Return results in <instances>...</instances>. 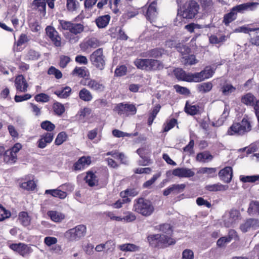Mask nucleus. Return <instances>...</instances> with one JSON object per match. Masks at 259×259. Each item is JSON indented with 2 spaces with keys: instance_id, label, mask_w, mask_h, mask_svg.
<instances>
[{
  "instance_id": "obj_1",
  "label": "nucleus",
  "mask_w": 259,
  "mask_h": 259,
  "mask_svg": "<svg viewBox=\"0 0 259 259\" xmlns=\"http://www.w3.org/2000/svg\"><path fill=\"white\" fill-rule=\"evenodd\" d=\"M109 178V174L107 170L102 169L99 171L90 170L85 172V176L83 181L90 187L98 186L99 182L107 183Z\"/></svg>"
},
{
  "instance_id": "obj_2",
  "label": "nucleus",
  "mask_w": 259,
  "mask_h": 259,
  "mask_svg": "<svg viewBox=\"0 0 259 259\" xmlns=\"http://www.w3.org/2000/svg\"><path fill=\"white\" fill-rule=\"evenodd\" d=\"M251 130L250 121L246 118H243L241 122L234 123L228 129L227 134L229 135L242 136Z\"/></svg>"
},
{
  "instance_id": "obj_3",
  "label": "nucleus",
  "mask_w": 259,
  "mask_h": 259,
  "mask_svg": "<svg viewBox=\"0 0 259 259\" xmlns=\"http://www.w3.org/2000/svg\"><path fill=\"white\" fill-rule=\"evenodd\" d=\"M149 244L153 247H164L174 244L176 241L174 239L164 234H156L148 236Z\"/></svg>"
},
{
  "instance_id": "obj_4",
  "label": "nucleus",
  "mask_w": 259,
  "mask_h": 259,
  "mask_svg": "<svg viewBox=\"0 0 259 259\" xmlns=\"http://www.w3.org/2000/svg\"><path fill=\"white\" fill-rule=\"evenodd\" d=\"M92 64L97 69L102 70L106 64V56L103 53V48H99L94 51L90 56Z\"/></svg>"
},
{
  "instance_id": "obj_5",
  "label": "nucleus",
  "mask_w": 259,
  "mask_h": 259,
  "mask_svg": "<svg viewBox=\"0 0 259 259\" xmlns=\"http://www.w3.org/2000/svg\"><path fill=\"white\" fill-rule=\"evenodd\" d=\"M86 232V226L84 225H79L67 231L65 236L70 241H77L83 237Z\"/></svg>"
},
{
  "instance_id": "obj_6",
  "label": "nucleus",
  "mask_w": 259,
  "mask_h": 259,
  "mask_svg": "<svg viewBox=\"0 0 259 259\" xmlns=\"http://www.w3.org/2000/svg\"><path fill=\"white\" fill-rule=\"evenodd\" d=\"M22 148V145L17 143L10 149L5 151L3 153L4 161L8 164H14L17 160V153Z\"/></svg>"
},
{
  "instance_id": "obj_7",
  "label": "nucleus",
  "mask_w": 259,
  "mask_h": 259,
  "mask_svg": "<svg viewBox=\"0 0 259 259\" xmlns=\"http://www.w3.org/2000/svg\"><path fill=\"white\" fill-rule=\"evenodd\" d=\"M10 249L23 257L28 256L33 251L29 245L24 243H13L8 244Z\"/></svg>"
},
{
  "instance_id": "obj_8",
  "label": "nucleus",
  "mask_w": 259,
  "mask_h": 259,
  "mask_svg": "<svg viewBox=\"0 0 259 259\" xmlns=\"http://www.w3.org/2000/svg\"><path fill=\"white\" fill-rule=\"evenodd\" d=\"M241 219L240 212L236 209H232L223 217L224 225L227 228L233 227Z\"/></svg>"
},
{
  "instance_id": "obj_9",
  "label": "nucleus",
  "mask_w": 259,
  "mask_h": 259,
  "mask_svg": "<svg viewBox=\"0 0 259 259\" xmlns=\"http://www.w3.org/2000/svg\"><path fill=\"white\" fill-rule=\"evenodd\" d=\"M259 5L258 3L256 2H248L237 5L234 7L231 12L224 15V16H233L236 15L237 13H243L245 12L254 10L256 7Z\"/></svg>"
},
{
  "instance_id": "obj_10",
  "label": "nucleus",
  "mask_w": 259,
  "mask_h": 259,
  "mask_svg": "<svg viewBox=\"0 0 259 259\" xmlns=\"http://www.w3.org/2000/svg\"><path fill=\"white\" fill-rule=\"evenodd\" d=\"M114 110L117 112L118 115H123L126 116L135 115L137 111V109L135 105L123 104L122 103L118 104L115 107Z\"/></svg>"
},
{
  "instance_id": "obj_11",
  "label": "nucleus",
  "mask_w": 259,
  "mask_h": 259,
  "mask_svg": "<svg viewBox=\"0 0 259 259\" xmlns=\"http://www.w3.org/2000/svg\"><path fill=\"white\" fill-rule=\"evenodd\" d=\"M215 69L211 66H206L200 72L194 73V82H198L212 76Z\"/></svg>"
},
{
  "instance_id": "obj_12",
  "label": "nucleus",
  "mask_w": 259,
  "mask_h": 259,
  "mask_svg": "<svg viewBox=\"0 0 259 259\" xmlns=\"http://www.w3.org/2000/svg\"><path fill=\"white\" fill-rule=\"evenodd\" d=\"M46 33L53 45L56 47L61 46V38L58 32L55 29L50 26H47L46 28Z\"/></svg>"
},
{
  "instance_id": "obj_13",
  "label": "nucleus",
  "mask_w": 259,
  "mask_h": 259,
  "mask_svg": "<svg viewBox=\"0 0 259 259\" xmlns=\"http://www.w3.org/2000/svg\"><path fill=\"white\" fill-rule=\"evenodd\" d=\"M100 45L101 42L97 38L92 37L83 40L79 46L82 51H87L90 49H95Z\"/></svg>"
},
{
  "instance_id": "obj_14",
  "label": "nucleus",
  "mask_w": 259,
  "mask_h": 259,
  "mask_svg": "<svg viewBox=\"0 0 259 259\" xmlns=\"http://www.w3.org/2000/svg\"><path fill=\"white\" fill-rule=\"evenodd\" d=\"M91 162L92 161L90 156H83L80 157L78 160L74 163L72 169L74 171L82 170L85 167L90 165Z\"/></svg>"
},
{
  "instance_id": "obj_15",
  "label": "nucleus",
  "mask_w": 259,
  "mask_h": 259,
  "mask_svg": "<svg viewBox=\"0 0 259 259\" xmlns=\"http://www.w3.org/2000/svg\"><path fill=\"white\" fill-rule=\"evenodd\" d=\"M259 228V220L249 219L242 224L240 228L242 232L245 233L251 229L255 230Z\"/></svg>"
},
{
  "instance_id": "obj_16",
  "label": "nucleus",
  "mask_w": 259,
  "mask_h": 259,
  "mask_svg": "<svg viewBox=\"0 0 259 259\" xmlns=\"http://www.w3.org/2000/svg\"><path fill=\"white\" fill-rule=\"evenodd\" d=\"M172 175L180 178H190L194 176L195 172L191 169L186 167H178L173 169Z\"/></svg>"
},
{
  "instance_id": "obj_17",
  "label": "nucleus",
  "mask_w": 259,
  "mask_h": 259,
  "mask_svg": "<svg viewBox=\"0 0 259 259\" xmlns=\"http://www.w3.org/2000/svg\"><path fill=\"white\" fill-rule=\"evenodd\" d=\"M15 86L19 92H26L27 91L28 84L23 75H18L15 79Z\"/></svg>"
},
{
  "instance_id": "obj_18",
  "label": "nucleus",
  "mask_w": 259,
  "mask_h": 259,
  "mask_svg": "<svg viewBox=\"0 0 259 259\" xmlns=\"http://www.w3.org/2000/svg\"><path fill=\"white\" fill-rule=\"evenodd\" d=\"M54 137V134L53 133L47 132L40 136V138L38 140L37 144L39 148H45L48 144H50Z\"/></svg>"
},
{
  "instance_id": "obj_19",
  "label": "nucleus",
  "mask_w": 259,
  "mask_h": 259,
  "mask_svg": "<svg viewBox=\"0 0 259 259\" xmlns=\"http://www.w3.org/2000/svg\"><path fill=\"white\" fill-rule=\"evenodd\" d=\"M174 72L178 79L188 82H194V73H187L181 68H176Z\"/></svg>"
},
{
  "instance_id": "obj_20",
  "label": "nucleus",
  "mask_w": 259,
  "mask_h": 259,
  "mask_svg": "<svg viewBox=\"0 0 259 259\" xmlns=\"http://www.w3.org/2000/svg\"><path fill=\"white\" fill-rule=\"evenodd\" d=\"M200 9L199 5L194 1L189 2L187 8L183 10L186 16H195Z\"/></svg>"
},
{
  "instance_id": "obj_21",
  "label": "nucleus",
  "mask_w": 259,
  "mask_h": 259,
  "mask_svg": "<svg viewBox=\"0 0 259 259\" xmlns=\"http://www.w3.org/2000/svg\"><path fill=\"white\" fill-rule=\"evenodd\" d=\"M232 176L233 170L230 166L225 167L219 172V177L220 180L225 183H230L232 179Z\"/></svg>"
},
{
  "instance_id": "obj_22",
  "label": "nucleus",
  "mask_w": 259,
  "mask_h": 259,
  "mask_svg": "<svg viewBox=\"0 0 259 259\" xmlns=\"http://www.w3.org/2000/svg\"><path fill=\"white\" fill-rule=\"evenodd\" d=\"M134 209L136 212L145 216L146 200L143 197L136 199L134 205Z\"/></svg>"
},
{
  "instance_id": "obj_23",
  "label": "nucleus",
  "mask_w": 259,
  "mask_h": 259,
  "mask_svg": "<svg viewBox=\"0 0 259 259\" xmlns=\"http://www.w3.org/2000/svg\"><path fill=\"white\" fill-rule=\"evenodd\" d=\"M89 88L95 92L101 93L104 91L105 86L102 81L91 78Z\"/></svg>"
},
{
  "instance_id": "obj_24",
  "label": "nucleus",
  "mask_w": 259,
  "mask_h": 259,
  "mask_svg": "<svg viewBox=\"0 0 259 259\" xmlns=\"http://www.w3.org/2000/svg\"><path fill=\"white\" fill-rule=\"evenodd\" d=\"M71 92V88L69 86H66L56 90L54 93L60 99H67L70 96Z\"/></svg>"
},
{
  "instance_id": "obj_25",
  "label": "nucleus",
  "mask_w": 259,
  "mask_h": 259,
  "mask_svg": "<svg viewBox=\"0 0 259 259\" xmlns=\"http://www.w3.org/2000/svg\"><path fill=\"white\" fill-rule=\"evenodd\" d=\"M18 220L24 227H27L31 224V219L26 211H21L18 214Z\"/></svg>"
},
{
  "instance_id": "obj_26",
  "label": "nucleus",
  "mask_w": 259,
  "mask_h": 259,
  "mask_svg": "<svg viewBox=\"0 0 259 259\" xmlns=\"http://www.w3.org/2000/svg\"><path fill=\"white\" fill-rule=\"evenodd\" d=\"M78 97L81 100L84 102H90L93 99L92 93L85 88L81 89L79 91Z\"/></svg>"
},
{
  "instance_id": "obj_27",
  "label": "nucleus",
  "mask_w": 259,
  "mask_h": 259,
  "mask_svg": "<svg viewBox=\"0 0 259 259\" xmlns=\"http://www.w3.org/2000/svg\"><path fill=\"white\" fill-rule=\"evenodd\" d=\"M228 185H223L221 183H217L214 184L208 185L205 186V189L211 192L216 191H225L228 189Z\"/></svg>"
},
{
  "instance_id": "obj_28",
  "label": "nucleus",
  "mask_w": 259,
  "mask_h": 259,
  "mask_svg": "<svg viewBox=\"0 0 259 259\" xmlns=\"http://www.w3.org/2000/svg\"><path fill=\"white\" fill-rule=\"evenodd\" d=\"M72 75H77L78 77L84 78L90 77V74L88 69L85 67H75L71 72Z\"/></svg>"
},
{
  "instance_id": "obj_29",
  "label": "nucleus",
  "mask_w": 259,
  "mask_h": 259,
  "mask_svg": "<svg viewBox=\"0 0 259 259\" xmlns=\"http://www.w3.org/2000/svg\"><path fill=\"white\" fill-rule=\"evenodd\" d=\"M45 194H50L52 196L63 199L66 197L67 194L65 191L59 189H49L45 191Z\"/></svg>"
},
{
  "instance_id": "obj_30",
  "label": "nucleus",
  "mask_w": 259,
  "mask_h": 259,
  "mask_svg": "<svg viewBox=\"0 0 259 259\" xmlns=\"http://www.w3.org/2000/svg\"><path fill=\"white\" fill-rule=\"evenodd\" d=\"M256 98L251 93H247L241 98V102L247 106H254Z\"/></svg>"
},
{
  "instance_id": "obj_31",
  "label": "nucleus",
  "mask_w": 259,
  "mask_h": 259,
  "mask_svg": "<svg viewBox=\"0 0 259 259\" xmlns=\"http://www.w3.org/2000/svg\"><path fill=\"white\" fill-rule=\"evenodd\" d=\"M52 108L54 114L58 116H62L65 111L64 105L58 102L53 103Z\"/></svg>"
},
{
  "instance_id": "obj_32",
  "label": "nucleus",
  "mask_w": 259,
  "mask_h": 259,
  "mask_svg": "<svg viewBox=\"0 0 259 259\" xmlns=\"http://www.w3.org/2000/svg\"><path fill=\"white\" fill-rule=\"evenodd\" d=\"M162 64L156 60L147 59V68L150 70H159L163 68Z\"/></svg>"
},
{
  "instance_id": "obj_33",
  "label": "nucleus",
  "mask_w": 259,
  "mask_h": 259,
  "mask_svg": "<svg viewBox=\"0 0 259 259\" xmlns=\"http://www.w3.org/2000/svg\"><path fill=\"white\" fill-rule=\"evenodd\" d=\"M32 6L34 8L38 9L41 15H45L46 3L45 0H34Z\"/></svg>"
},
{
  "instance_id": "obj_34",
  "label": "nucleus",
  "mask_w": 259,
  "mask_h": 259,
  "mask_svg": "<svg viewBox=\"0 0 259 259\" xmlns=\"http://www.w3.org/2000/svg\"><path fill=\"white\" fill-rule=\"evenodd\" d=\"M250 36V42L254 46H259V27L253 28L251 33L249 34Z\"/></svg>"
},
{
  "instance_id": "obj_35",
  "label": "nucleus",
  "mask_w": 259,
  "mask_h": 259,
  "mask_svg": "<svg viewBox=\"0 0 259 259\" xmlns=\"http://www.w3.org/2000/svg\"><path fill=\"white\" fill-rule=\"evenodd\" d=\"M48 215L55 222H60L65 218V215L57 211L51 210L48 212Z\"/></svg>"
},
{
  "instance_id": "obj_36",
  "label": "nucleus",
  "mask_w": 259,
  "mask_h": 259,
  "mask_svg": "<svg viewBox=\"0 0 259 259\" xmlns=\"http://www.w3.org/2000/svg\"><path fill=\"white\" fill-rule=\"evenodd\" d=\"M212 156L208 152L205 151L197 154L196 160L201 162H205L212 160Z\"/></svg>"
},
{
  "instance_id": "obj_37",
  "label": "nucleus",
  "mask_w": 259,
  "mask_h": 259,
  "mask_svg": "<svg viewBox=\"0 0 259 259\" xmlns=\"http://www.w3.org/2000/svg\"><path fill=\"white\" fill-rule=\"evenodd\" d=\"M185 112L188 114L194 115L198 113L199 111V107L197 105H193L186 103L185 107Z\"/></svg>"
},
{
  "instance_id": "obj_38",
  "label": "nucleus",
  "mask_w": 259,
  "mask_h": 259,
  "mask_svg": "<svg viewBox=\"0 0 259 259\" xmlns=\"http://www.w3.org/2000/svg\"><path fill=\"white\" fill-rule=\"evenodd\" d=\"M212 84L210 82H203L197 85L198 91L202 93H205L211 91Z\"/></svg>"
},
{
  "instance_id": "obj_39",
  "label": "nucleus",
  "mask_w": 259,
  "mask_h": 259,
  "mask_svg": "<svg viewBox=\"0 0 259 259\" xmlns=\"http://www.w3.org/2000/svg\"><path fill=\"white\" fill-rule=\"evenodd\" d=\"M11 217V211L0 204V222L5 221Z\"/></svg>"
},
{
  "instance_id": "obj_40",
  "label": "nucleus",
  "mask_w": 259,
  "mask_h": 259,
  "mask_svg": "<svg viewBox=\"0 0 259 259\" xmlns=\"http://www.w3.org/2000/svg\"><path fill=\"white\" fill-rule=\"evenodd\" d=\"M40 127L42 130L47 131V132L51 133L55 130L56 126L50 121L45 120L41 122Z\"/></svg>"
},
{
  "instance_id": "obj_41",
  "label": "nucleus",
  "mask_w": 259,
  "mask_h": 259,
  "mask_svg": "<svg viewBox=\"0 0 259 259\" xmlns=\"http://www.w3.org/2000/svg\"><path fill=\"white\" fill-rule=\"evenodd\" d=\"M222 93L225 96H228L234 92L236 88L231 84L226 83L221 88Z\"/></svg>"
},
{
  "instance_id": "obj_42",
  "label": "nucleus",
  "mask_w": 259,
  "mask_h": 259,
  "mask_svg": "<svg viewBox=\"0 0 259 259\" xmlns=\"http://www.w3.org/2000/svg\"><path fill=\"white\" fill-rule=\"evenodd\" d=\"M40 57V54L38 52L34 50L30 49L28 51L25 55V59L27 61L36 60Z\"/></svg>"
},
{
  "instance_id": "obj_43",
  "label": "nucleus",
  "mask_w": 259,
  "mask_h": 259,
  "mask_svg": "<svg viewBox=\"0 0 259 259\" xmlns=\"http://www.w3.org/2000/svg\"><path fill=\"white\" fill-rule=\"evenodd\" d=\"M217 171L215 168L201 167L198 169L197 173L200 174H206L209 177H213Z\"/></svg>"
},
{
  "instance_id": "obj_44",
  "label": "nucleus",
  "mask_w": 259,
  "mask_h": 259,
  "mask_svg": "<svg viewBox=\"0 0 259 259\" xmlns=\"http://www.w3.org/2000/svg\"><path fill=\"white\" fill-rule=\"evenodd\" d=\"M20 187L27 191H33L36 187L35 182L32 180H29L21 184Z\"/></svg>"
},
{
  "instance_id": "obj_45",
  "label": "nucleus",
  "mask_w": 259,
  "mask_h": 259,
  "mask_svg": "<svg viewBox=\"0 0 259 259\" xmlns=\"http://www.w3.org/2000/svg\"><path fill=\"white\" fill-rule=\"evenodd\" d=\"M68 136L66 132H60L57 136V137L55 140V144L57 146H59L63 144L65 141L67 140Z\"/></svg>"
},
{
  "instance_id": "obj_46",
  "label": "nucleus",
  "mask_w": 259,
  "mask_h": 259,
  "mask_svg": "<svg viewBox=\"0 0 259 259\" xmlns=\"http://www.w3.org/2000/svg\"><path fill=\"white\" fill-rule=\"evenodd\" d=\"M119 249L123 251H136L139 247L134 244H123L119 246Z\"/></svg>"
},
{
  "instance_id": "obj_47",
  "label": "nucleus",
  "mask_w": 259,
  "mask_h": 259,
  "mask_svg": "<svg viewBox=\"0 0 259 259\" xmlns=\"http://www.w3.org/2000/svg\"><path fill=\"white\" fill-rule=\"evenodd\" d=\"M110 17H98L96 23L100 28L105 27L109 23Z\"/></svg>"
},
{
  "instance_id": "obj_48",
  "label": "nucleus",
  "mask_w": 259,
  "mask_h": 259,
  "mask_svg": "<svg viewBox=\"0 0 259 259\" xmlns=\"http://www.w3.org/2000/svg\"><path fill=\"white\" fill-rule=\"evenodd\" d=\"M160 109V106L159 105H157L153 108L148 118V123L149 125H151L153 123V121L156 117L157 113L159 112Z\"/></svg>"
},
{
  "instance_id": "obj_49",
  "label": "nucleus",
  "mask_w": 259,
  "mask_h": 259,
  "mask_svg": "<svg viewBox=\"0 0 259 259\" xmlns=\"http://www.w3.org/2000/svg\"><path fill=\"white\" fill-rule=\"evenodd\" d=\"M259 209V203L256 201H251L249 204L248 209V212L249 214H254L258 213Z\"/></svg>"
},
{
  "instance_id": "obj_50",
  "label": "nucleus",
  "mask_w": 259,
  "mask_h": 259,
  "mask_svg": "<svg viewBox=\"0 0 259 259\" xmlns=\"http://www.w3.org/2000/svg\"><path fill=\"white\" fill-rule=\"evenodd\" d=\"M240 180L244 183H253L256 181H259V175L254 176H241L240 177Z\"/></svg>"
},
{
  "instance_id": "obj_51",
  "label": "nucleus",
  "mask_w": 259,
  "mask_h": 259,
  "mask_svg": "<svg viewBox=\"0 0 259 259\" xmlns=\"http://www.w3.org/2000/svg\"><path fill=\"white\" fill-rule=\"evenodd\" d=\"M70 57L65 55H61L59 57V65L61 68H65L70 62Z\"/></svg>"
},
{
  "instance_id": "obj_52",
  "label": "nucleus",
  "mask_w": 259,
  "mask_h": 259,
  "mask_svg": "<svg viewBox=\"0 0 259 259\" xmlns=\"http://www.w3.org/2000/svg\"><path fill=\"white\" fill-rule=\"evenodd\" d=\"M210 43L212 44H218L223 42L226 40V36L225 35H222L220 37L217 36L212 35L209 38Z\"/></svg>"
},
{
  "instance_id": "obj_53",
  "label": "nucleus",
  "mask_w": 259,
  "mask_h": 259,
  "mask_svg": "<svg viewBox=\"0 0 259 259\" xmlns=\"http://www.w3.org/2000/svg\"><path fill=\"white\" fill-rule=\"evenodd\" d=\"M48 74L49 75H54L57 79H60L62 77V72L54 66H51L49 68Z\"/></svg>"
},
{
  "instance_id": "obj_54",
  "label": "nucleus",
  "mask_w": 259,
  "mask_h": 259,
  "mask_svg": "<svg viewBox=\"0 0 259 259\" xmlns=\"http://www.w3.org/2000/svg\"><path fill=\"white\" fill-rule=\"evenodd\" d=\"M229 115V111L228 109L225 107L224 109V112L222 114L221 117L217 120L215 123H213V125H215L217 126H220L222 125L227 118V116Z\"/></svg>"
},
{
  "instance_id": "obj_55",
  "label": "nucleus",
  "mask_w": 259,
  "mask_h": 259,
  "mask_svg": "<svg viewBox=\"0 0 259 259\" xmlns=\"http://www.w3.org/2000/svg\"><path fill=\"white\" fill-rule=\"evenodd\" d=\"M185 64H189L190 65L195 64L197 63L195 56L193 55H186L183 57Z\"/></svg>"
},
{
  "instance_id": "obj_56",
  "label": "nucleus",
  "mask_w": 259,
  "mask_h": 259,
  "mask_svg": "<svg viewBox=\"0 0 259 259\" xmlns=\"http://www.w3.org/2000/svg\"><path fill=\"white\" fill-rule=\"evenodd\" d=\"M137 153L142 158L141 160H139V164L146 165V149L144 148H139L137 150Z\"/></svg>"
},
{
  "instance_id": "obj_57",
  "label": "nucleus",
  "mask_w": 259,
  "mask_h": 259,
  "mask_svg": "<svg viewBox=\"0 0 259 259\" xmlns=\"http://www.w3.org/2000/svg\"><path fill=\"white\" fill-rule=\"evenodd\" d=\"M84 27L81 24H73L70 32L75 34L81 33L83 31Z\"/></svg>"
},
{
  "instance_id": "obj_58",
  "label": "nucleus",
  "mask_w": 259,
  "mask_h": 259,
  "mask_svg": "<svg viewBox=\"0 0 259 259\" xmlns=\"http://www.w3.org/2000/svg\"><path fill=\"white\" fill-rule=\"evenodd\" d=\"M126 72L127 67L125 65H122L115 69L114 74L115 76L120 77L125 75Z\"/></svg>"
},
{
  "instance_id": "obj_59",
  "label": "nucleus",
  "mask_w": 259,
  "mask_h": 259,
  "mask_svg": "<svg viewBox=\"0 0 259 259\" xmlns=\"http://www.w3.org/2000/svg\"><path fill=\"white\" fill-rule=\"evenodd\" d=\"M34 99L36 102L45 103L49 101L50 97L45 93H40L35 96Z\"/></svg>"
},
{
  "instance_id": "obj_60",
  "label": "nucleus",
  "mask_w": 259,
  "mask_h": 259,
  "mask_svg": "<svg viewBox=\"0 0 259 259\" xmlns=\"http://www.w3.org/2000/svg\"><path fill=\"white\" fill-rule=\"evenodd\" d=\"M177 123V120L173 118L163 124V131L167 132L173 128Z\"/></svg>"
},
{
  "instance_id": "obj_61",
  "label": "nucleus",
  "mask_w": 259,
  "mask_h": 259,
  "mask_svg": "<svg viewBox=\"0 0 259 259\" xmlns=\"http://www.w3.org/2000/svg\"><path fill=\"white\" fill-rule=\"evenodd\" d=\"M110 9L114 14H117L119 11L118 6L120 2V0H108Z\"/></svg>"
},
{
  "instance_id": "obj_62",
  "label": "nucleus",
  "mask_w": 259,
  "mask_h": 259,
  "mask_svg": "<svg viewBox=\"0 0 259 259\" xmlns=\"http://www.w3.org/2000/svg\"><path fill=\"white\" fill-rule=\"evenodd\" d=\"M29 39L26 34L22 33L20 35L16 43L17 48L19 47H21L24 44L27 42L29 41Z\"/></svg>"
},
{
  "instance_id": "obj_63",
  "label": "nucleus",
  "mask_w": 259,
  "mask_h": 259,
  "mask_svg": "<svg viewBox=\"0 0 259 259\" xmlns=\"http://www.w3.org/2000/svg\"><path fill=\"white\" fill-rule=\"evenodd\" d=\"M174 193L178 194L181 193L184 190L186 185L182 184H174L171 186Z\"/></svg>"
},
{
  "instance_id": "obj_64",
  "label": "nucleus",
  "mask_w": 259,
  "mask_h": 259,
  "mask_svg": "<svg viewBox=\"0 0 259 259\" xmlns=\"http://www.w3.org/2000/svg\"><path fill=\"white\" fill-rule=\"evenodd\" d=\"M182 259H194V253L189 249H185L182 252Z\"/></svg>"
}]
</instances>
